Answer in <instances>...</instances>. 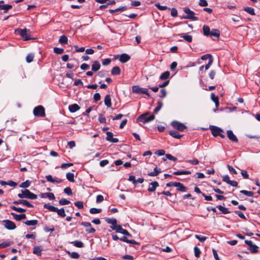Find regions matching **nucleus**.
<instances>
[{"mask_svg":"<svg viewBox=\"0 0 260 260\" xmlns=\"http://www.w3.org/2000/svg\"><path fill=\"white\" fill-rule=\"evenodd\" d=\"M44 208L48 209L50 211L56 212L57 214L61 217L66 216V213L63 208L58 209L57 208L51 206L49 204H45L44 205Z\"/></svg>","mask_w":260,"mask_h":260,"instance_id":"nucleus-1","label":"nucleus"},{"mask_svg":"<svg viewBox=\"0 0 260 260\" xmlns=\"http://www.w3.org/2000/svg\"><path fill=\"white\" fill-rule=\"evenodd\" d=\"M155 119V116L153 114L149 115L148 112H146L144 114L140 115L137 118V120L146 123L153 120Z\"/></svg>","mask_w":260,"mask_h":260,"instance_id":"nucleus-2","label":"nucleus"},{"mask_svg":"<svg viewBox=\"0 0 260 260\" xmlns=\"http://www.w3.org/2000/svg\"><path fill=\"white\" fill-rule=\"evenodd\" d=\"M18 197L21 199L26 198L31 200H35L37 198V195L31 192L27 189L22 190L21 193L18 194Z\"/></svg>","mask_w":260,"mask_h":260,"instance_id":"nucleus-3","label":"nucleus"},{"mask_svg":"<svg viewBox=\"0 0 260 260\" xmlns=\"http://www.w3.org/2000/svg\"><path fill=\"white\" fill-rule=\"evenodd\" d=\"M30 32L29 30L26 28L24 29H17L15 31L16 34H19L21 37L24 38V41H27L30 40L31 38L29 35Z\"/></svg>","mask_w":260,"mask_h":260,"instance_id":"nucleus-4","label":"nucleus"},{"mask_svg":"<svg viewBox=\"0 0 260 260\" xmlns=\"http://www.w3.org/2000/svg\"><path fill=\"white\" fill-rule=\"evenodd\" d=\"M209 128L213 136H220L221 138H225V136L222 134V133H223V131L221 128L214 125H210Z\"/></svg>","mask_w":260,"mask_h":260,"instance_id":"nucleus-5","label":"nucleus"},{"mask_svg":"<svg viewBox=\"0 0 260 260\" xmlns=\"http://www.w3.org/2000/svg\"><path fill=\"white\" fill-rule=\"evenodd\" d=\"M183 11L185 13L187 14L186 16H184L183 18L190 19L193 21H197L198 20V18L194 16V12L191 11L188 8H184L183 9Z\"/></svg>","mask_w":260,"mask_h":260,"instance_id":"nucleus-6","label":"nucleus"},{"mask_svg":"<svg viewBox=\"0 0 260 260\" xmlns=\"http://www.w3.org/2000/svg\"><path fill=\"white\" fill-rule=\"evenodd\" d=\"M132 92L135 93H143L147 95L148 96H149V93L148 92V89L145 88H141L138 85H134L132 87Z\"/></svg>","mask_w":260,"mask_h":260,"instance_id":"nucleus-7","label":"nucleus"},{"mask_svg":"<svg viewBox=\"0 0 260 260\" xmlns=\"http://www.w3.org/2000/svg\"><path fill=\"white\" fill-rule=\"evenodd\" d=\"M33 113L37 117H43L45 116V109L42 106H38L35 107Z\"/></svg>","mask_w":260,"mask_h":260,"instance_id":"nucleus-8","label":"nucleus"},{"mask_svg":"<svg viewBox=\"0 0 260 260\" xmlns=\"http://www.w3.org/2000/svg\"><path fill=\"white\" fill-rule=\"evenodd\" d=\"M171 125L175 129L180 132H183L186 128V126L184 124L177 121H173L171 123Z\"/></svg>","mask_w":260,"mask_h":260,"instance_id":"nucleus-9","label":"nucleus"},{"mask_svg":"<svg viewBox=\"0 0 260 260\" xmlns=\"http://www.w3.org/2000/svg\"><path fill=\"white\" fill-rule=\"evenodd\" d=\"M4 226L8 230H14L16 228V225L13 221L10 220H4L3 221Z\"/></svg>","mask_w":260,"mask_h":260,"instance_id":"nucleus-10","label":"nucleus"},{"mask_svg":"<svg viewBox=\"0 0 260 260\" xmlns=\"http://www.w3.org/2000/svg\"><path fill=\"white\" fill-rule=\"evenodd\" d=\"M105 221L109 224H111V228L113 230L116 231L119 225L117 224V220L115 218H106Z\"/></svg>","mask_w":260,"mask_h":260,"instance_id":"nucleus-11","label":"nucleus"},{"mask_svg":"<svg viewBox=\"0 0 260 260\" xmlns=\"http://www.w3.org/2000/svg\"><path fill=\"white\" fill-rule=\"evenodd\" d=\"M81 224L85 227H86L87 229H86L85 231L88 233H94L95 232V230L91 228V224L89 222H82Z\"/></svg>","mask_w":260,"mask_h":260,"instance_id":"nucleus-12","label":"nucleus"},{"mask_svg":"<svg viewBox=\"0 0 260 260\" xmlns=\"http://www.w3.org/2000/svg\"><path fill=\"white\" fill-rule=\"evenodd\" d=\"M13 204L16 205L23 204L27 207H33V205L29 203L28 201L24 200H19L13 202Z\"/></svg>","mask_w":260,"mask_h":260,"instance_id":"nucleus-13","label":"nucleus"},{"mask_svg":"<svg viewBox=\"0 0 260 260\" xmlns=\"http://www.w3.org/2000/svg\"><path fill=\"white\" fill-rule=\"evenodd\" d=\"M107 137L106 140L112 143H117L119 140L117 138H114L113 137V134L112 132H107L106 133Z\"/></svg>","mask_w":260,"mask_h":260,"instance_id":"nucleus-14","label":"nucleus"},{"mask_svg":"<svg viewBox=\"0 0 260 260\" xmlns=\"http://www.w3.org/2000/svg\"><path fill=\"white\" fill-rule=\"evenodd\" d=\"M227 136L228 138L232 142L236 143L238 142V140L237 137L234 135L231 130H229L227 131Z\"/></svg>","mask_w":260,"mask_h":260,"instance_id":"nucleus-15","label":"nucleus"},{"mask_svg":"<svg viewBox=\"0 0 260 260\" xmlns=\"http://www.w3.org/2000/svg\"><path fill=\"white\" fill-rule=\"evenodd\" d=\"M45 177L47 181L51 183H60L62 181V180L60 179H58L57 178H53L52 176L50 175H47Z\"/></svg>","mask_w":260,"mask_h":260,"instance_id":"nucleus-16","label":"nucleus"},{"mask_svg":"<svg viewBox=\"0 0 260 260\" xmlns=\"http://www.w3.org/2000/svg\"><path fill=\"white\" fill-rule=\"evenodd\" d=\"M4 3V1H0V10H3L4 13H7L9 9L12 8V6L10 5H2Z\"/></svg>","mask_w":260,"mask_h":260,"instance_id":"nucleus-17","label":"nucleus"},{"mask_svg":"<svg viewBox=\"0 0 260 260\" xmlns=\"http://www.w3.org/2000/svg\"><path fill=\"white\" fill-rule=\"evenodd\" d=\"M177 190L181 192H185L187 191V188L185 187L182 183L180 182H177L176 184Z\"/></svg>","mask_w":260,"mask_h":260,"instance_id":"nucleus-18","label":"nucleus"},{"mask_svg":"<svg viewBox=\"0 0 260 260\" xmlns=\"http://www.w3.org/2000/svg\"><path fill=\"white\" fill-rule=\"evenodd\" d=\"M117 228L118 229L116 231L117 233H121L128 237H132L131 234H130L126 230L122 229V226L120 225H118Z\"/></svg>","mask_w":260,"mask_h":260,"instance_id":"nucleus-19","label":"nucleus"},{"mask_svg":"<svg viewBox=\"0 0 260 260\" xmlns=\"http://www.w3.org/2000/svg\"><path fill=\"white\" fill-rule=\"evenodd\" d=\"M80 106L76 104L70 105L69 106V110L70 112L71 113H74V112H75L78 111L80 109Z\"/></svg>","mask_w":260,"mask_h":260,"instance_id":"nucleus-20","label":"nucleus"},{"mask_svg":"<svg viewBox=\"0 0 260 260\" xmlns=\"http://www.w3.org/2000/svg\"><path fill=\"white\" fill-rule=\"evenodd\" d=\"M151 186L148 188V191L149 192H153L155 190L156 188L159 186L157 182L154 181L150 183Z\"/></svg>","mask_w":260,"mask_h":260,"instance_id":"nucleus-21","label":"nucleus"},{"mask_svg":"<svg viewBox=\"0 0 260 260\" xmlns=\"http://www.w3.org/2000/svg\"><path fill=\"white\" fill-rule=\"evenodd\" d=\"M11 215L13 216L14 218L17 221H20L21 219H25L26 218V215L25 214L18 215L14 213H11Z\"/></svg>","mask_w":260,"mask_h":260,"instance_id":"nucleus-22","label":"nucleus"},{"mask_svg":"<svg viewBox=\"0 0 260 260\" xmlns=\"http://www.w3.org/2000/svg\"><path fill=\"white\" fill-rule=\"evenodd\" d=\"M130 59V56L126 54H122L120 55L119 60L122 63H125Z\"/></svg>","mask_w":260,"mask_h":260,"instance_id":"nucleus-23","label":"nucleus"},{"mask_svg":"<svg viewBox=\"0 0 260 260\" xmlns=\"http://www.w3.org/2000/svg\"><path fill=\"white\" fill-rule=\"evenodd\" d=\"M101 65L98 61H94L92 64L91 70L93 72H97L100 69Z\"/></svg>","mask_w":260,"mask_h":260,"instance_id":"nucleus-24","label":"nucleus"},{"mask_svg":"<svg viewBox=\"0 0 260 260\" xmlns=\"http://www.w3.org/2000/svg\"><path fill=\"white\" fill-rule=\"evenodd\" d=\"M161 172V171L160 168L155 167L154 169L153 172H151L148 173V175L149 176H152V177L156 176L158 175Z\"/></svg>","mask_w":260,"mask_h":260,"instance_id":"nucleus-25","label":"nucleus"},{"mask_svg":"<svg viewBox=\"0 0 260 260\" xmlns=\"http://www.w3.org/2000/svg\"><path fill=\"white\" fill-rule=\"evenodd\" d=\"M104 103L106 106L108 107H111L112 105L111 103V99L110 95L109 94H107L105 96L104 99Z\"/></svg>","mask_w":260,"mask_h":260,"instance_id":"nucleus-26","label":"nucleus"},{"mask_svg":"<svg viewBox=\"0 0 260 260\" xmlns=\"http://www.w3.org/2000/svg\"><path fill=\"white\" fill-rule=\"evenodd\" d=\"M42 251V247L40 246H35L34 248L33 253L38 256H40L41 255V252Z\"/></svg>","mask_w":260,"mask_h":260,"instance_id":"nucleus-27","label":"nucleus"},{"mask_svg":"<svg viewBox=\"0 0 260 260\" xmlns=\"http://www.w3.org/2000/svg\"><path fill=\"white\" fill-rule=\"evenodd\" d=\"M170 135H171L172 137L180 139L181 138L183 135L179 134L177 132L175 131H170L169 132Z\"/></svg>","mask_w":260,"mask_h":260,"instance_id":"nucleus-28","label":"nucleus"},{"mask_svg":"<svg viewBox=\"0 0 260 260\" xmlns=\"http://www.w3.org/2000/svg\"><path fill=\"white\" fill-rule=\"evenodd\" d=\"M127 9V8L126 6H123V7H121L119 8H117L115 10H111V9L109 10V11L110 13L113 14L114 13L117 12H123V11L126 10Z\"/></svg>","mask_w":260,"mask_h":260,"instance_id":"nucleus-29","label":"nucleus"},{"mask_svg":"<svg viewBox=\"0 0 260 260\" xmlns=\"http://www.w3.org/2000/svg\"><path fill=\"white\" fill-rule=\"evenodd\" d=\"M121 70L119 67L116 66L112 68L111 74L113 75H118L120 74Z\"/></svg>","mask_w":260,"mask_h":260,"instance_id":"nucleus-30","label":"nucleus"},{"mask_svg":"<svg viewBox=\"0 0 260 260\" xmlns=\"http://www.w3.org/2000/svg\"><path fill=\"white\" fill-rule=\"evenodd\" d=\"M211 98L212 100L215 103L216 107L217 108L219 105L218 97L215 96L214 93L211 94Z\"/></svg>","mask_w":260,"mask_h":260,"instance_id":"nucleus-31","label":"nucleus"},{"mask_svg":"<svg viewBox=\"0 0 260 260\" xmlns=\"http://www.w3.org/2000/svg\"><path fill=\"white\" fill-rule=\"evenodd\" d=\"M203 34L206 36H209L211 32L210 27L206 25H204L203 27Z\"/></svg>","mask_w":260,"mask_h":260,"instance_id":"nucleus-32","label":"nucleus"},{"mask_svg":"<svg viewBox=\"0 0 260 260\" xmlns=\"http://www.w3.org/2000/svg\"><path fill=\"white\" fill-rule=\"evenodd\" d=\"M190 174L191 172L189 171H178L173 172V174L175 175H189Z\"/></svg>","mask_w":260,"mask_h":260,"instance_id":"nucleus-33","label":"nucleus"},{"mask_svg":"<svg viewBox=\"0 0 260 260\" xmlns=\"http://www.w3.org/2000/svg\"><path fill=\"white\" fill-rule=\"evenodd\" d=\"M210 35L218 38L220 36V31L217 29H213L211 31Z\"/></svg>","mask_w":260,"mask_h":260,"instance_id":"nucleus-34","label":"nucleus"},{"mask_svg":"<svg viewBox=\"0 0 260 260\" xmlns=\"http://www.w3.org/2000/svg\"><path fill=\"white\" fill-rule=\"evenodd\" d=\"M170 73L169 71L164 72L159 77V79L164 80L167 79L170 76Z\"/></svg>","mask_w":260,"mask_h":260,"instance_id":"nucleus-35","label":"nucleus"},{"mask_svg":"<svg viewBox=\"0 0 260 260\" xmlns=\"http://www.w3.org/2000/svg\"><path fill=\"white\" fill-rule=\"evenodd\" d=\"M244 10L247 13H249V14L251 15H255V12L253 8L251 7H245L244 8Z\"/></svg>","mask_w":260,"mask_h":260,"instance_id":"nucleus-36","label":"nucleus"},{"mask_svg":"<svg viewBox=\"0 0 260 260\" xmlns=\"http://www.w3.org/2000/svg\"><path fill=\"white\" fill-rule=\"evenodd\" d=\"M37 220H27L24 222V223L27 225H36L38 224Z\"/></svg>","mask_w":260,"mask_h":260,"instance_id":"nucleus-37","label":"nucleus"},{"mask_svg":"<svg viewBox=\"0 0 260 260\" xmlns=\"http://www.w3.org/2000/svg\"><path fill=\"white\" fill-rule=\"evenodd\" d=\"M68 38L64 35L61 36L59 39V42L61 44H68Z\"/></svg>","mask_w":260,"mask_h":260,"instance_id":"nucleus-38","label":"nucleus"},{"mask_svg":"<svg viewBox=\"0 0 260 260\" xmlns=\"http://www.w3.org/2000/svg\"><path fill=\"white\" fill-rule=\"evenodd\" d=\"M217 208L223 214H228L230 213L228 208L223 207L221 205H218Z\"/></svg>","mask_w":260,"mask_h":260,"instance_id":"nucleus-39","label":"nucleus"},{"mask_svg":"<svg viewBox=\"0 0 260 260\" xmlns=\"http://www.w3.org/2000/svg\"><path fill=\"white\" fill-rule=\"evenodd\" d=\"M157 106L154 109V111H153L154 113H155V114H156L160 110V109L161 108V107L163 106V103L160 101L157 102Z\"/></svg>","mask_w":260,"mask_h":260,"instance_id":"nucleus-40","label":"nucleus"},{"mask_svg":"<svg viewBox=\"0 0 260 260\" xmlns=\"http://www.w3.org/2000/svg\"><path fill=\"white\" fill-rule=\"evenodd\" d=\"M66 177H67V179L70 182H74L75 181L74 175L73 173H68L66 174Z\"/></svg>","mask_w":260,"mask_h":260,"instance_id":"nucleus-41","label":"nucleus"},{"mask_svg":"<svg viewBox=\"0 0 260 260\" xmlns=\"http://www.w3.org/2000/svg\"><path fill=\"white\" fill-rule=\"evenodd\" d=\"M75 246L79 248H81L84 246V244L81 241H75L71 242Z\"/></svg>","mask_w":260,"mask_h":260,"instance_id":"nucleus-42","label":"nucleus"},{"mask_svg":"<svg viewBox=\"0 0 260 260\" xmlns=\"http://www.w3.org/2000/svg\"><path fill=\"white\" fill-rule=\"evenodd\" d=\"M241 193H243V194L247 196L248 197H252L253 196V192L251 191H247L245 190H242L240 191Z\"/></svg>","mask_w":260,"mask_h":260,"instance_id":"nucleus-43","label":"nucleus"},{"mask_svg":"<svg viewBox=\"0 0 260 260\" xmlns=\"http://www.w3.org/2000/svg\"><path fill=\"white\" fill-rule=\"evenodd\" d=\"M155 6L159 10L164 11L167 9L170 10V8L167 7V6H161L159 3H156L155 4Z\"/></svg>","mask_w":260,"mask_h":260,"instance_id":"nucleus-44","label":"nucleus"},{"mask_svg":"<svg viewBox=\"0 0 260 260\" xmlns=\"http://www.w3.org/2000/svg\"><path fill=\"white\" fill-rule=\"evenodd\" d=\"M12 244V242L10 241H6L3 243H0V248H4L7 247Z\"/></svg>","mask_w":260,"mask_h":260,"instance_id":"nucleus-45","label":"nucleus"},{"mask_svg":"<svg viewBox=\"0 0 260 260\" xmlns=\"http://www.w3.org/2000/svg\"><path fill=\"white\" fill-rule=\"evenodd\" d=\"M68 253L73 258L77 259L80 256L79 254L77 252H68Z\"/></svg>","mask_w":260,"mask_h":260,"instance_id":"nucleus-46","label":"nucleus"},{"mask_svg":"<svg viewBox=\"0 0 260 260\" xmlns=\"http://www.w3.org/2000/svg\"><path fill=\"white\" fill-rule=\"evenodd\" d=\"M102 212L101 209H97L95 208H92L89 210V212L91 214H98Z\"/></svg>","mask_w":260,"mask_h":260,"instance_id":"nucleus-47","label":"nucleus"},{"mask_svg":"<svg viewBox=\"0 0 260 260\" xmlns=\"http://www.w3.org/2000/svg\"><path fill=\"white\" fill-rule=\"evenodd\" d=\"M53 51L55 53L57 54H61L63 53L64 50L62 48L58 47H54L53 48Z\"/></svg>","mask_w":260,"mask_h":260,"instance_id":"nucleus-48","label":"nucleus"},{"mask_svg":"<svg viewBox=\"0 0 260 260\" xmlns=\"http://www.w3.org/2000/svg\"><path fill=\"white\" fill-rule=\"evenodd\" d=\"M181 37L183 38L185 41H186L187 42H191L192 40V37L190 35H182L181 36Z\"/></svg>","mask_w":260,"mask_h":260,"instance_id":"nucleus-49","label":"nucleus"},{"mask_svg":"<svg viewBox=\"0 0 260 260\" xmlns=\"http://www.w3.org/2000/svg\"><path fill=\"white\" fill-rule=\"evenodd\" d=\"M71 203V202L65 199H62L59 201V204L60 205H69Z\"/></svg>","mask_w":260,"mask_h":260,"instance_id":"nucleus-50","label":"nucleus"},{"mask_svg":"<svg viewBox=\"0 0 260 260\" xmlns=\"http://www.w3.org/2000/svg\"><path fill=\"white\" fill-rule=\"evenodd\" d=\"M194 255L196 257L198 258L200 256L201 250L198 247H194Z\"/></svg>","mask_w":260,"mask_h":260,"instance_id":"nucleus-51","label":"nucleus"},{"mask_svg":"<svg viewBox=\"0 0 260 260\" xmlns=\"http://www.w3.org/2000/svg\"><path fill=\"white\" fill-rule=\"evenodd\" d=\"M34 55L33 54H29L26 57V60L28 63H30L33 61Z\"/></svg>","mask_w":260,"mask_h":260,"instance_id":"nucleus-52","label":"nucleus"},{"mask_svg":"<svg viewBox=\"0 0 260 260\" xmlns=\"http://www.w3.org/2000/svg\"><path fill=\"white\" fill-rule=\"evenodd\" d=\"M30 182L28 180H26L25 182L21 183L20 185V187L22 188H27L30 185Z\"/></svg>","mask_w":260,"mask_h":260,"instance_id":"nucleus-53","label":"nucleus"},{"mask_svg":"<svg viewBox=\"0 0 260 260\" xmlns=\"http://www.w3.org/2000/svg\"><path fill=\"white\" fill-rule=\"evenodd\" d=\"M194 236L196 238L198 239L201 242L205 241L207 239V237H206L202 236L199 235H196Z\"/></svg>","mask_w":260,"mask_h":260,"instance_id":"nucleus-54","label":"nucleus"},{"mask_svg":"<svg viewBox=\"0 0 260 260\" xmlns=\"http://www.w3.org/2000/svg\"><path fill=\"white\" fill-rule=\"evenodd\" d=\"M74 205L79 209H83V203L82 201H78L75 203H74Z\"/></svg>","mask_w":260,"mask_h":260,"instance_id":"nucleus-55","label":"nucleus"},{"mask_svg":"<svg viewBox=\"0 0 260 260\" xmlns=\"http://www.w3.org/2000/svg\"><path fill=\"white\" fill-rule=\"evenodd\" d=\"M249 250L252 253H256L258 252V246L255 245H253L252 246L250 247Z\"/></svg>","mask_w":260,"mask_h":260,"instance_id":"nucleus-56","label":"nucleus"},{"mask_svg":"<svg viewBox=\"0 0 260 260\" xmlns=\"http://www.w3.org/2000/svg\"><path fill=\"white\" fill-rule=\"evenodd\" d=\"M72 166H73V164L72 163H64L61 164L60 167L62 169H66Z\"/></svg>","mask_w":260,"mask_h":260,"instance_id":"nucleus-57","label":"nucleus"},{"mask_svg":"<svg viewBox=\"0 0 260 260\" xmlns=\"http://www.w3.org/2000/svg\"><path fill=\"white\" fill-rule=\"evenodd\" d=\"M171 15L173 17H177V15H178L177 10L175 8H172L171 9Z\"/></svg>","mask_w":260,"mask_h":260,"instance_id":"nucleus-58","label":"nucleus"},{"mask_svg":"<svg viewBox=\"0 0 260 260\" xmlns=\"http://www.w3.org/2000/svg\"><path fill=\"white\" fill-rule=\"evenodd\" d=\"M235 213L238 215L240 218L243 219H246V218L244 214L241 211H235Z\"/></svg>","mask_w":260,"mask_h":260,"instance_id":"nucleus-59","label":"nucleus"},{"mask_svg":"<svg viewBox=\"0 0 260 260\" xmlns=\"http://www.w3.org/2000/svg\"><path fill=\"white\" fill-rule=\"evenodd\" d=\"M227 167H228L229 171L231 172V173L233 174H237V172L232 166L228 165Z\"/></svg>","mask_w":260,"mask_h":260,"instance_id":"nucleus-60","label":"nucleus"},{"mask_svg":"<svg viewBox=\"0 0 260 260\" xmlns=\"http://www.w3.org/2000/svg\"><path fill=\"white\" fill-rule=\"evenodd\" d=\"M166 158L173 161H176L177 159L176 157L173 156L170 154H166Z\"/></svg>","mask_w":260,"mask_h":260,"instance_id":"nucleus-61","label":"nucleus"},{"mask_svg":"<svg viewBox=\"0 0 260 260\" xmlns=\"http://www.w3.org/2000/svg\"><path fill=\"white\" fill-rule=\"evenodd\" d=\"M44 230L46 232H52L54 231V228L53 225H52L51 227H48V226H45L44 228Z\"/></svg>","mask_w":260,"mask_h":260,"instance_id":"nucleus-62","label":"nucleus"},{"mask_svg":"<svg viewBox=\"0 0 260 260\" xmlns=\"http://www.w3.org/2000/svg\"><path fill=\"white\" fill-rule=\"evenodd\" d=\"M166 94L167 91L166 89H162L160 91V95H159V96L161 98H164L166 96Z\"/></svg>","mask_w":260,"mask_h":260,"instance_id":"nucleus-63","label":"nucleus"},{"mask_svg":"<svg viewBox=\"0 0 260 260\" xmlns=\"http://www.w3.org/2000/svg\"><path fill=\"white\" fill-rule=\"evenodd\" d=\"M199 4L201 7H206L208 5L206 0H200Z\"/></svg>","mask_w":260,"mask_h":260,"instance_id":"nucleus-64","label":"nucleus"}]
</instances>
